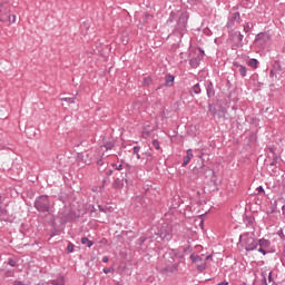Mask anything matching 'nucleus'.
Masks as SVG:
<instances>
[{
  "label": "nucleus",
  "instance_id": "f257e3e1",
  "mask_svg": "<svg viewBox=\"0 0 285 285\" xmlns=\"http://www.w3.org/2000/svg\"><path fill=\"white\" fill-rule=\"evenodd\" d=\"M33 206L38 213L42 215H52V204L48 195L38 196L33 203Z\"/></svg>",
  "mask_w": 285,
  "mask_h": 285
},
{
  "label": "nucleus",
  "instance_id": "f03ea898",
  "mask_svg": "<svg viewBox=\"0 0 285 285\" xmlns=\"http://www.w3.org/2000/svg\"><path fill=\"white\" fill-rule=\"evenodd\" d=\"M189 259L193 262V264H196V268L198 273H204L206 271V262L210 259V256H206L205 261L199 255L191 254Z\"/></svg>",
  "mask_w": 285,
  "mask_h": 285
},
{
  "label": "nucleus",
  "instance_id": "7ed1b4c3",
  "mask_svg": "<svg viewBox=\"0 0 285 285\" xmlns=\"http://www.w3.org/2000/svg\"><path fill=\"white\" fill-rule=\"evenodd\" d=\"M257 246H259L258 253H262V255H268V253H275V250L271 246V240L266 238L258 239Z\"/></svg>",
  "mask_w": 285,
  "mask_h": 285
},
{
  "label": "nucleus",
  "instance_id": "20e7f679",
  "mask_svg": "<svg viewBox=\"0 0 285 285\" xmlns=\"http://www.w3.org/2000/svg\"><path fill=\"white\" fill-rule=\"evenodd\" d=\"M240 239H243L245 250L250 252V250H257V239L255 237H250L248 235H243L240 236Z\"/></svg>",
  "mask_w": 285,
  "mask_h": 285
},
{
  "label": "nucleus",
  "instance_id": "39448f33",
  "mask_svg": "<svg viewBox=\"0 0 285 285\" xmlns=\"http://www.w3.org/2000/svg\"><path fill=\"white\" fill-rule=\"evenodd\" d=\"M159 235L165 242H170L173 239V226L164 224L159 230Z\"/></svg>",
  "mask_w": 285,
  "mask_h": 285
},
{
  "label": "nucleus",
  "instance_id": "423d86ee",
  "mask_svg": "<svg viewBox=\"0 0 285 285\" xmlns=\"http://www.w3.org/2000/svg\"><path fill=\"white\" fill-rule=\"evenodd\" d=\"M0 21H2V23H8V21H10V9L8 3L0 4Z\"/></svg>",
  "mask_w": 285,
  "mask_h": 285
},
{
  "label": "nucleus",
  "instance_id": "0eeeda50",
  "mask_svg": "<svg viewBox=\"0 0 285 285\" xmlns=\"http://www.w3.org/2000/svg\"><path fill=\"white\" fill-rule=\"evenodd\" d=\"M269 39L271 37H268V33L261 32L256 35L255 43H257V46H265L266 43H268Z\"/></svg>",
  "mask_w": 285,
  "mask_h": 285
},
{
  "label": "nucleus",
  "instance_id": "6e6552de",
  "mask_svg": "<svg viewBox=\"0 0 285 285\" xmlns=\"http://www.w3.org/2000/svg\"><path fill=\"white\" fill-rule=\"evenodd\" d=\"M187 24H188V16H186L185 13H181L177 22L178 30L183 32V30H186Z\"/></svg>",
  "mask_w": 285,
  "mask_h": 285
},
{
  "label": "nucleus",
  "instance_id": "1a4fd4ad",
  "mask_svg": "<svg viewBox=\"0 0 285 285\" xmlns=\"http://www.w3.org/2000/svg\"><path fill=\"white\" fill-rule=\"evenodd\" d=\"M233 66L237 72H239L240 77H246L248 75V68L244 65H239V62L235 61L233 62Z\"/></svg>",
  "mask_w": 285,
  "mask_h": 285
},
{
  "label": "nucleus",
  "instance_id": "9d476101",
  "mask_svg": "<svg viewBox=\"0 0 285 285\" xmlns=\"http://www.w3.org/2000/svg\"><path fill=\"white\" fill-rule=\"evenodd\" d=\"M124 181L128 184V178H115L111 186L115 190H121V188H124Z\"/></svg>",
  "mask_w": 285,
  "mask_h": 285
},
{
  "label": "nucleus",
  "instance_id": "9b49d317",
  "mask_svg": "<svg viewBox=\"0 0 285 285\" xmlns=\"http://www.w3.org/2000/svg\"><path fill=\"white\" fill-rule=\"evenodd\" d=\"M163 86L165 88H173V86H175V76L167 73L165 76V83Z\"/></svg>",
  "mask_w": 285,
  "mask_h": 285
},
{
  "label": "nucleus",
  "instance_id": "f8f14e48",
  "mask_svg": "<svg viewBox=\"0 0 285 285\" xmlns=\"http://www.w3.org/2000/svg\"><path fill=\"white\" fill-rule=\"evenodd\" d=\"M239 19H240L239 12L232 13L229 19H228L227 26H229V27L235 26V21L237 23H239Z\"/></svg>",
  "mask_w": 285,
  "mask_h": 285
},
{
  "label": "nucleus",
  "instance_id": "ddd939ff",
  "mask_svg": "<svg viewBox=\"0 0 285 285\" xmlns=\"http://www.w3.org/2000/svg\"><path fill=\"white\" fill-rule=\"evenodd\" d=\"M193 157H194L193 149H188L187 155L184 157V160H183V167L188 166V164H190V159H193Z\"/></svg>",
  "mask_w": 285,
  "mask_h": 285
},
{
  "label": "nucleus",
  "instance_id": "4468645a",
  "mask_svg": "<svg viewBox=\"0 0 285 285\" xmlns=\"http://www.w3.org/2000/svg\"><path fill=\"white\" fill-rule=\"evenodd\" d=\"M206 92H207L208 99H213V96L215 95V87L213 86L212 82H208L206 85Z\"/></svg>",
  "mask_w": 285,
  "mask_h": 285
},
{
  "label": "nucleus",
  "instance_id": "2eb2a0df",
  "mask_svg": "<svg viewBox=\"0 0 285 285\" xmlns=\"http://www.w3.org/2000/svg\"><path fill=\"white\" fill-rule=\"evenodd\" d=\"M189 92H190L191 97H193V95H202V87L199 86V83H196L191 87Z\"/></svg>",
  "mask_w": 285,
  "mask_h": 285
},
{
  "label": "nucleus",
  "instance_id": "dca6fc26",
  "mask_svg": "<svg viewBox=\"0 0 285 285\" xmlns=\"http://www.w3.org/2000/svg\"><path fill=\"white\" fill-rule=\"evenodd\" d=\"M80 242L82 245L87 246L88 248H92V246H95V242L88 239V237H82Z\"/></svg>",
  "mask_w": 285,
  "mask_h": 285
},
{
  "label": "nucleus",
  "instance_id": "f3484780",
  "mask_svg": "<svg viewBox=\"0 0 285 285\" xmlns=\"http://www.w3.org/2000/svg\"><path fill=\"white\" fill-rule=\"evenodd\" d=\"M199 61H202V58H191L189 60V63L191 66V68H198L199 67Z\"/></svg>",
  "mask_w": 285,
  "mask_h": 285
},
{
  "label": "nucleus",
  "instance_id": "a211bd4d",
  "mask_svg": "<svg viewBox=\"0 0 285 285\" xmlns=\"http://www.w3.org/2000/svg\"><path fill=\"white\" fill-rule=\"evenodd\" d=\"M248 66H250V68L257 69V66H259V61L255 58H252L248 60Z\"/></svg>",
  "mask_w": 285,
  "mask_h": 285
},
{
  "label": "nucleus",
  "instance_id": "6ab92c4d",
  "mask_svg": "<svg viewBox=\"0 0 285 285\" xmlns=\"http://www.w3.org/2000/svg\"><path fill=\"white\" fill-rule=\"evenodd\" d=\"M52 284H55V285H63V284H66V281L63 279V276H60V277L53 279Z\"/></svg>",
  "mask_w": 285,
  "mask_h": 285
},
{
  "label": "nucleus",
  "instance_id": "aec40b11",
  "mask_svg": "<svg viewBox=\"0 0 285 285\" xmlns=\"http://www.w3.org/2000/svg\"><path fill=\"white\" fill-rule=\"evenodd\" d=\"M253 28H255V26L250 22H247L246 24H244V32H250V30H253Z\"/></svg>",
  "mask_w": 285,
  "mask_h": 285
},
{
  "label": "nucleus",
  "instance_id": "412c9836",
  "mask_svg": "<svg viewBox=\"0 0 285 285\" xmlns=\"http://www.w3.org/2000/svg\"><path fill=\"white\" fill-rule=\"evenodd\" d=\"M104 147L106 150H112V148H115V141H107L105 142Z\"/></svg>",
  "mask_w": 285,
  "mask_h": 285
},
{
  "label": "nucleus",
  "instance_id": "4be33fe9",
  "mask_svg": "<svg viewBox=\"0 0 285 285\" xmlns=\"http://www.w3.org/2000/svg\"><path fill=\"white\" fill-rule=\"evenodd\" d=\"M139 150H141V147L139 146L134 147V155H136L137 159H141V155H139Z\"/></svg>",
  "mask_w": 285,
  "mask_h": 285
},
{
  "label": "nucleus",
  "instance_id": "5701e85b",
  "mask_svg": "<svg viewBox=\"0 0 285 285\" xmlns=\"http://www.w3.org/2000/svg\"><path fill=\"white\" fill-rule=\"evenodd\" d=\"M75 99L76 97H65V98H60L61 101H68V104H75Z\"/></svg>",
  "mask_w": 285,
  "mask_h": 285
},
{
  "label": "nucleus",
  "instance_id": "b1692460",
  "mask_svg": "<svg viewBox=\"0 0 285 285\" xmlns=\"http://www.w3.org/2000/svg\"><path fill=\"white\" fill-rule=\"evenodd\" d=\"M153 83V79L150 77L144 78L142 85L144 86H150Z\"/></svg>",
  "mask_w": 285,
  "mask_h": 285
},
{
  "label": "nucleus",
  "instance_id": "393cba45",
  "mask_svg": "<svg viewBox=\"0 0 285 285\" xmlns=\"http://www.w3.org/2000/svg\"><path fill=\"white\" fill-rule=\"evenodd\" d=\"M67 253H75V244L69 243L67 246Z\"/></svg>",
  "mask_w": 285,
  "mask_h": 285
},
{
  "label": "nucleus",
  "instance_id": "a878e982",
  "mask_svg": "<svg viewBox=\"0 0 285 285\" xmlns=\"http://www.w3.org/2000/svg\"><path fill=\"white\" fill-rule=\"evenodd\" d=\"M153 146L156 150H159L161 148V146H159V141L158 140H153Z\"/></svg>",
  "mask_w": 285,
  "mask_h": 285
},
{
  "label": "nucleus",
  "instance_id": "bb28decb",
  "mask_svg": "<svg viewBox=\"0 0 285 285\" xmlns=\"http://www.w3.org/2000/svg\"><path fill=\"white\" fill-rule=\"evenodd\" d=\"M8 264H9V266H12L14 268V266H17V261L12 259V258H9Z\"/></svg>",
  "mask_w": 285,
  "mask_h": 285
},
{
  "label": "nucleus",
  "instance_id": "cd10ccee",
  "mask_svg": "<svg viewBox=\"0 0 285 285\" xmlns=\"http://www.w3.org/2000/svg\"><path fill=\"white\" fill-rule=\"evenodd\" d=\"M102 271H104L105 275H108V273H112L115 271V268H112V267H105Z\"/></svg>",
  "mask_w": 285,
  "mask_h": 285
},
{
  "label": "nucleus",
  "instance_id": "c85d7f7f",
  "mask_svg": "<svg viewBox=\"0 0 285 285\" xmlns=\"http://www.w3.org/2000/svg\"><path fill=\"white\" fill-rule=\"evenodd\" d=\"M17 21V16L10 14V20L7 21V23H14Z\"/></svg>",
  "mask_w": 285,
  "mask_h": 285
},
{
  "label": "nucleus",
  "instance_id": "c756f323",
  "mask_svg": "<svg viewBox=\"0 0 285 285\" xmlns=\"http://www.w3.org/2000/svg\"><path fill=\"white\" fill-rule=\"evenodd\" d=\"M97 166H99L98 170H100V173H102L104 169H101V166H104V160H101V159L97 160Z\"/></svg>",
  "mask_w": 285,
  "mask_h": 285
},
{
  "label": "nucleus",
  "instance_id": "7c9ffc66",
  "mask_svg": "<svg viewBox=\"0 0 285 285\" xmlns=\"http://www.w3.org/2000/svg\"><path fill=\"white\" fill-rule=\"evenodd\" d=\"M112 168H115V170H124V165L112 164Z\"/></svg>",
  "mask_w": 285,
  "mask_h": 285
},
{
  "label": "nucleus",
  "instance_id": "2f4dec72",
  "mask_svg": "<svg viewBox=\"0 0 285 285\" xmlns=\"http://www.w3.org/2000/svg\"><path fill=\"white\" fill-rule=\"evenodd\" d=\"M237 41H238V43H242L244 41V35L238 33L237 35Z\"/></svg>",
  "mask_w": 285,
  "mask_h": 285
},
{
  "label": "nucleus",
  "instance_id": "473e14b6",
  "mask_svg": "<svg viewBox=\"0 0 285 285\" xmlns=\"http://www.w3.org/2000/svg\"><path fill=\"white\" fill-rule=\"evenodd\" d=\"M269 77H271V79H275V77H277V73L275 72V69L271 70Z\"/></svg>",
  "mask_w": 285,
  "mask_h": 285
},
{
  "label": "nucleus",
  "instance_id": "72a5a7b5",
  "mask_svg": "<svg viewBox=\"0 0 285 285\" xmlns=\"http://www.w3.org/2000/svg\"><path fill=\"white\" fill-rule=\"evenodd\" d=\"M198 52H199V55H200V56H198L199 59H204V55H205L204 49L198 48Z\"/></svg>",
  "mask_w": 285,
  "mask_h": 285
},
{
  "label": "nucleus",
  "instance_id": "f704fd0d",
  "mask_svg": "<svg viewBox=\"0 0 285 285\" xmlns=\"http://www.w3.org/2000/svg\"><path fill=\"white\" fill-rule=\"evenodd\" d=\"M256 193H257L258 195H262V193H264V187H263V186L257 187V188H256Z\"/></svg>",
  "mask_w": 285,
  "mask_h": 285
},
{
  "label": "nucleus",
  "instance_id": "c9c22d12",
  "mask_svg": "<svg viewBox=\"0 0 285 285\" xmlns=\"http://www.w3.org/2000/svg\"><path fill=\"white\" fill-rule=\"evenodd\" d=\"M3 215H6V209H0V222H3Z\"/></svg>",
  "mask_w": 285,
  "mask_h": 285
},
{
  "label": "nucleus",
  "instance_id": "e433bc0d",
  "mask_svg": "<svg viewBox=\"0 0 285 285\" xmlns=\"http://www.w3.org/2000/svg\"><path fill=\"white\" fill-rule=\"evenodd\" d=\"M278 158L275 157L273 161L269 164V166H277Z\"/></svg>",
  "mask_w": 285,
  "mask_h": 285
},
{
  "label": "nucleus",
  "instance_id": "4c0bfd02",
  "mask_svg": "<svg viewBox=\"0 0 285 285\" xmlns=\"http://www.w3.org/2000/svg\"><path fill=\"white\" fill-rule=\"evenodd\" d=\"M163 273H173V268L166 267L163 269Z\"/></svg>",
  "mask_w": 285,
  "mask_h": 285
},
{
  "label": "nucleus",
  "instance_id": "58836bf2",
  "mask_svg": "<svg viewBox=\"0 0 285 285\" xmlns=\"http://www.w3.org/2000/svg\"><path fill=\"white\" fill-rule=\"evenodd\" d=\"M268 282L271 283V282H274V279H273V272H269V274H268Z\"/></svg>",
  "mask_w": 285,
  "mask_h": 285
},
{
  "label": "nucleus",
  "instance_id": "ea45409f",
  "mask_svg": "<svg viewBox=\"0 0 285 285\" xmlns=\"http://www.w3.org/2000/svg\"><path fill=\"white\" fill-rule=\"evenodd\" d=\"M112 173H114L112 169L107 170L106 171L107 177H110V175H112Z\"/></svg>",
  "mask_w": 285,
  "mask_h": 285
},
{
  "label": "nucleus",
  "instance_id": "a19ab883",
  "mask_svg": "<svg viewBox=\"0 0 285 285\" xmlns=\"http://www.w3.org/2000/svg\"><path fill=\"white\" fill-rule=\"evenodd\" d=\"M125 168H126L127 171H130L132 169V167L128 164L125 166Z\"/></svg>",
  "mask_w": 285,
  "mask_h": 285
},
{
  "label": "nucleus",
  "instance_id": "79ce46f5",
  "mask_svg": "<svg viewBox=\"0 0 285 285\" xmlns=\"http://www.w3.org/2000/svg\"><path fill=\"white\" fill-rule=\"evenodd\" d=\"M13 285H26V284H23L21 281H16V282L13 283Z\"/></svg>",
  "mask_w": 285,
  "mask_h": 285
},
{
  "label": "nucleus",
  "instance_id": "37998d69",
  "mask_svg": "<svg viewBox=\"0 0 285 285\" xmlns=\"http://www.w3.org/2000/svg\"><path fill=\"white\" fill-rule=\"evenodd\" d=\"M102 262H104V264H107V262H108V256H104V257H102Z\"/></svg>",
  "mask_w": 285,
  "mask_h": 285
},
{
  "label": "nucleus",
  "instance_id": "c03bdc74",
  "mask_svg": "<svg viewBox=\"0 0 285 285\" xmlns=\"http://www.w3.org/2000/svg\"><path fill=\"white\" fill-rule=\"evenodd\" d=\"M217 285H228V282H220V283H218Z\"/></svg>",
  "mask_w": 285,
  "mask_h": 285
},
{
  "label": "nucleus",
  "instance_id": "a18cd8bd",
  "mask_svg": "<svg viewBox=\"0 0 285 285\" xmlns=\"http://www.w3.org/2000/svg\"><path fill=\"white\" fill-rule=\"evenodd\" d=\"M263 284H264V285H268V284L266 283V276H263Z\"/></svg>",
  "mask_w": 285,
  "mask_h": 285
},
{
  "label": "nucleus",
  "instance_id": "49530a36",
  "mask_svg": "<svg viewBox=\"0 0 285 285\" xmlns=\"http://www.w3.org/2000/svg\"><path fill=\"white\" fill-rule=\"evenodd\" d=\"M108 184L107 179H104L102 185L106 186Z\"/></svg>",
  "mask_w": 285,
  "mask_h": 285
},
{
  "label": "nucleus",
  "instance_id": "de8ad7c7",
  "mask_svg": "<svg viewBox=\"0 0 285 285\" xmlns=\"http://www.w3.org/2000/svg\"><path fill=\"white\" fill-rule=\"evenodd\" d=\"M98 208L101 213H104V207H101V205H99Z\"/></svg>",
  "mask_w": 285,
  "mask_h": 285
},
{
  "label": "nucleus",
  "instance_id": "09e8293b",
  "mask_svg": "<svg viewBox=\"0 0 285 285\" xmlns=\"http://www.w3.org/2000/svg\"><path fill=\"white\" fill-rule=\"evenodd\" d=\"M282 70V66L278 65V72Z\"/></svg>",
  "mask_w": 285,
  "mask_h": 285
},
{
  "label": "nucleus",
  "instance_id": "8fccbe9b",
  "mask_svg": "<svg viewBox=\"0 0 285 285\" xmlns=\"http://www.w3.org/2000/svg\"><path fill=\"white\" fill-rule=\"evenodd\" d=\"M6 277H10V275H8V273L6 274Z\"/></svg>",
  "mask_w": 285,
  "mask_h": 285
},
{
  "label": "nucleus",
  "instance_id": "3c124183",
  "mask_svg": "<svg viewBox=\"0 0 285 285\" xmlns=\"http://www.w3.org/2000/svg\"><path fill=\"white\" fill-rule=\"evenodd\" d=\"M285 206H283V210H284Z\"/></svg>",
  "mask_w": 285,
  "mask_h": 285
}]
</instances>
